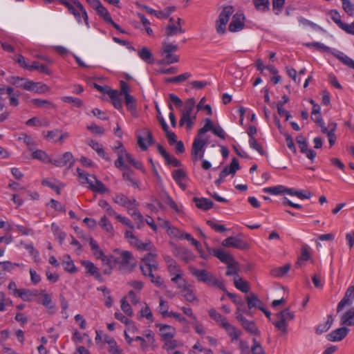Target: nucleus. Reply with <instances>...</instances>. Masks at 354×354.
<instances>
[{
	"instance_id": "nucleus-15",
	"label": "nucleus",
	"mask_w": 354,
	"mask_h": 354,
	"mask_svg": "<svg viewBox=\"0 0 354 354\" xmlns=\"http://www.w3.org/2000/svg\"><path fill=\"white\" fill-rule=\"evenodd\" d=\"M82 265L86 269V272L93 276L95 279L99 281H102V277L99 272V269L94 265L93 263L89 261H82Z\"/></svg>"
},
{
	"instance_id": "nucleus-50",
	"label": "nucleus",
	"mask_w": 354,
	"mask_h": 354,
	"mask_svg": "<svg viewBox=\"0 0 354 354\" xmlns=\"http://www.w3.org/2000/svg\"><path fill=\"white\" fill-rule=\"evenodd\" d=\"M137 206L132 205L133 212L128 211V213L133 218V219L138 222V227L140 228L143 225V216L140 212L136 208Z\"/></svg>"
},
{
	"instance_id": "nucleus-57",
	"label": "nucleus",
	"mask_w": 354,
	"mask_h": 354,
	"mask_svg": "<svg viewBox=\"0 0 354 354\" xmlns=\"http://www.w3.org/2000/svg\"><path fill=\"white\" fill-rule=\"evenodd\" d=\"M245 299L249 309L254 308V306H257V302L259 303V299L254 292H250L249 295H246Z\"/></svg>"
},
{
	"instance_id": "nucleus-43",
	"label": "nucleus",
	"mask_w": 354,
	"mask_h": 354,
	"mask_svg": "<svg viewBox=\"0 0 354 354\" xmlns=\"http://www.w3.org/2000/svg\"><path fill=\"white\" fill-rule=\"evenodd\" d=\"M30 80L19 77H12L10 83L15 85L17 87L22 88L25 90L27 89Z\"/></svg>"
},
{
	"instance_id": "nucleus-30",
	"label": "nucleus",
	"mask_w": 354,
	"mask_h": 354,
	"mask_svg": "<svg viewBox=\"0 0 354 354\" xmlns=\"http://www.w3.org/2000/svg\"><path fill=\"white\" fill-rule=\"evenodd\" d=\"M77 173L78 176L79 182L82 185L88 184V188L90 189L91 183L93 184L94 182V180L92 178L93 176H90L87 172L84 171L80 168L77 169Z\"/></svg>"
},
{
	"instance_id": "nucleus-7",
	"label": "nucleus",
	"mask_w": 354,
	"mask_h": 354,
	"mask_svg": "<svg viewBox=\"0 0 354 354\" xmlns=\"http://www.w3.org/2000/svg\"><path fill=\"white\" fill-rule=\"evenodd\" d=\"M206 145L207 140L205 139H201V138H196L194 139L192 147V158L194 161L203 158Z\"/></svg>"
},
{
	"instance_id": "nucleus-6",
	"label": "nucleus",
	"mask_w": 354,
	"mask_h": 354,
	"mask_svg": "<svg viewBox=\"0 0 354 354\" xmlns=\"http://www.w3.org/2000/svg\"><path fill=\"white\" fill-rule=\"evenodd\" d=\"M236 319L241 323L242 327L247 330L249 333L253 335H259L260 331L258 329L256 324L253 321L248 320L242 313H241V309L239 307L237 308V310L235 313Z\"/></svg>"
},
{
	"instance_id": "nucleus-13",
	"label": "nucleus",
	"mask_w": 354,
	"mask_h": 354,
	"mask_svg": "<svg viewBox=\"0 0 354 354\" xmlns=\"http://www.w3.org/2000/svg\"><path fill=\"white\" fill-rule=\"evenodd\" d=\"M73 156L71 152L64 153L62 157L51 159L50 163L56 167H62L68 165V168L71 167L74 164Z\"/></svg>"
},
{
	"instance_id": "nucleus-62",
	"label": "nucleus",
	"mask_w": 354,
	"mask_h": 354,
	"mask_svg": "<svg viewBox=\"0 0 354 354\" xmlns=\"http://www.w3.org/2000/svg\"><path fill=\"white\" fill-rule=\"evenodd\" d=\"M68 261H63L64 268L66 272L70 273H75L77 272V268L73 263V261L71 259L69 255L67 256Z\"/></svg>"
},
{
	"instance_id": "nucleus-19",
	"label": "nucleus",
	"mask_w": 354,
	"mask_h": 354,
	"mask_svg": "<svg viewBox=\"0 0 354 354\" xmlns=\"http://www.w3.org/2000/svg\"><path fill=\"white\" fill-rule=\"evenodd\" d=\"M165 261L167 266V270L171 275L176 276L177 274H180L183 272V270L176 262L174 259H173L169 256H166L165 257Z\"/></svg>"
},
{
	"instance_id": "nucleus-31",
	"label": "nucleus",
	"mask_w": 354,
	"mask_h": 354,
	"mask_svg": "<svg viewBox=\"0 0 354 354\" xmlns=\"http://www.w3.org/2000/svg\"><path fill=\"white\" fill-rule=\"evenodd\" d=\"M41 295H43V299L41 301H39L46 308H48V313L50 314H53L55 313V306L52 303V298L51 297L46 293L45 290L41 291Z\"/></svg>"
},
{
	"instance_id": "nucleus-47",
	"label": "nucleus",
	"mask_w": 354,
	"mask_h": 354,
	"mask_svg": "<svg viewBox=\"0 0 354 354\" xmlns=\"http://www.w3.org/2000/svg\"><path fill=\"white\" fill-rule=\"evenodd\" d=\"M123 179L127 182H129V185L133 186L135 188L138 187V183L133 178V171L131 169H128L124 170L122 174Z\"/></svg>"
},
{
	"instance_id": "nucleus-18",
	"label": "nucleus",
	"mask_w": 354,
	"mask_h": 354,
	"mask_svg": "<svg viewBox=\"0 0 354 354\" xmlns=\"http://www.w3.org/2000/svg\"><path fill=\"white\" fill-rule=\"evenodd\" d=\"M221 327L225 330L227 334L231 337L232 341L237 340L241 335V331L236 329L235 326L230 324L227 321L223 323Z\"/></svg>"
},
{
	"instance_id": "nucleus-32",
	"label": "nucleus",
	"mask_w": 354,
	"mask_h": 354,
	"mask_svg": "<svg viewBox=\"0 0 354 354\" xmlns=\"http://www.w3.org/2000/svg\"><path fill=\"white\" fill-rule=\"evenodd\" d=\"M108 95L111 99L113 106L118 110H122V104L120 96L117 90L110 91Z\"/></svg>"
},
{
	"instance_id": "nucleus-9",
	"label": "nucleus",
	"mask_w": 354,
	"mask_h": 354,
	"mask_svg": "<svg viewBox=\"0 0 354 354\" xmlns=\"http://www.w3.org/2000/svg\"><path fill=\"white\" fill-rule=\"evenodd\" d=\"M222 245L226 248H234L239 250H247L249 245L247 242L239 236H230L222 241Z\"/></svg>"
},
{
	"instance_id": "nucleus-11",
	"label": "nucleus",
	"mask_w": 354,
	"mask_h": 354,
	"mask_svg": "<svg viewBox=\"0 0 354 354\" xmlns=\"http://www.w3.org/2000/svg\"><path fill=\"white\" fill-rule=\"evenodd\" d=\"M113 200L115 203L126 207L128 211L133 209L132 205L138 206V203L135 198L129 199L123 194H116Z\"/></svg>"
},
{
	"instance_id": "nucleus-42",
	"label": "nucleus",
	"mask_w": 354,
	"mask_h": 354,
	"mask_svg": "<svg viewBox=\"0 0 354 354\" xmlns=\"http://www.w3.org/2000/svg\"><path fill=\"white\" fill-rule=\"evenodd\" d=\"M195 107V100L194 98H189L185 104V107L182 114L186 117H192V113Z\"/></svg>"
},
{
	"instance_id": "nucleus-23",
	"label": "nucleus",
	"mask_w": 354,
	"mask_h": 354,
	"mask_svg": "<svg viewBox=\"0 0 354 354\" xmlns=\"http://www.w3.org/2000/svg\"><path fill=\"white\" fill-rule=\"evenodd\" d=\"M193 201L198 209L204 211L209 210L214 207V203L211 200L206 198L194 197Z\"/></svg>"
},
{
	"instance_id": "nucleus-5",
	"label": "nucleus",
	"mask_w": 354,
	"mask_h": 354,
	"mask_svg": "<svg viewBox=\"0 0 354 354\" xmlns=\"http://www.w3.org/2000/svg\"><path fill=\"white\" fill-rule=\"evenodd\" d=\"M275 316L278 319V321L273 322V324L276 328H277V329L280 330L283 333H287V322L294 319V313L290 311L289 308H286L285 310L277 313Z\"/></svg>"
},
{
	"instance_id": "nucleus-22",
	"label": "nucleus",
	"mask_w": 354,
	"mask_h": 354,
	"mask_svg": "<svg viewBox=\"0 0 354 354\" xmlns=\"http://www.w3.org/2000/svg\"><path fill=\"white\" fill-rule=\"evenodd\" d=\"M59 3L68 8V11L75 16L79 23L82 22L80 16L82 12L76 7V5H75L73 2L67 0H59Z\"/></svg>"
},
{
	"instance_id": "nucleus-20",
	"label": "nucleus",
	"mask_w": 354,
	"mask_h": 354,
	"mask_svg": "<svg viewBox=\"0 0 354 354\" xmlns=\"http://www.w3.org/2000/svg\"><path fill=\"white\" fill-rule=\"evenodd\" d=\"M160 331V335L165 340H169L173 338L175 335L176 330L174 327L169 325L157 324Z\"/></svg>"
},
{
	"instance_id": "nucleus-59",
	"label": "nucleus",
	"mask_w": 354,
	"mask_h": 354,
	"mask_svg": "<svg viewBox=\"0 0 354 354\" xmlns=\"http://www.w3.org/2000/svg\"><path fill=\"white\" fill-rule=\"evenodd\" d=\"M138 17H139L142 24L143 25L145 31L147 35L152 36L153 35V30L150 28V21L146 18V17L141 13H138Z\"/></svg>"
},
{
	"instance_id": "nucleus-61",
	"label": "nucleus",
	"mask_w": 354,
	"mask_h": 354,
	"mask_svg": "<svg viewBox=\"0 0 354 354\" xmlns=\"http://www.w3.org/2000/svg\"><path fill=\"white\" fill-rule=\"evenodd\" d=\"M99 224L107 232L111 233L113 232V227L106 216L101 218Z\"/></svg>"
},
{
	"instance_id": "nucleus-64",
	"label": "nucleus",
	"mask_w": 354,
	"mask_h": 354,
	"mask_svg": "<svg viewBox=\"0 0 354 354\" xmlns=\"http://www.w3.org/2000/svg\"><path fill=\"white\" fill-rule=\"evenodd\" d=\"M249 145L252 149L257 151L261 155L263 156L266 153L262 146L257 142L255 138H249Z\"/></svg>"
},
{
	"instance_id": "nucleus-28",
	"label": "nucleus",
	"mask_w": 354,
	"mask_h": 354,
	"mask_svg": "<svg viewBox=\"0 0 354 354\" xmlns=\"http://www.w3.org/2000/svg\"><path fill=\"white\" fill-rule=\"evenodd\" d=\"M37 295H39V292L36 290L19 289L17 296L21 297L24 301H32Z\"/></svg>"
},
{
	"instance_id": "nucleus-4",
	"label": "nucleus",
	"mask_w": 354,
	"mask_h": 354,
	"mask_svg": "<svg viewBox=\"0 0 354 354\" xmlns=\"http://www.w3.org/2000/svg\"><path fill=\"white\" fill-rule=\"evenodd\" d=\"M234 11L232 6H227L223 8L216 21V30L218 34L222 35L225 32L226 25Z\"/></svg>"
},
{
	"instance_id": "nucleus-45",
	"label": "nucleus",
	"mask_w": 354,
	"mask_h": 354,
	"mask_svg": "<svg viewBox=\"0 0 354 354\" xmlns=\"http://www.w3.org/2000/svg\"><path fill=\"white\" fill-rule=\"evenodd\" d=\"M234 283L235 287L243 292L248 293L250 290L248 283L241 277L234 278Z\"/></svg>"
},
{
	"instance_id": "nucleus-46",
	"label": "nucleus",
	"mask_w": 354,
	"mask_h": 354,
	"mask_svg": "<svg viewBox=\"0 0 354 354\" xmlns=\"http://www.w3.org/2000/svg\"><path fill=\"white\" fill-rule=\"evenodd\" d=\"M288 188L282 185H278L275 187H266L263 189L265 193H269L272 195H277L281 194H286Z\"/></svg>"
},
{
	"instance_id": "nucleus-24",
	"label": "nucleus",
	"mask_w": 354,
	"mask_h": 354,
	"mask_svg": "<svg viewBox=\"0 0 354 354\" xmlns=\"http://www.w3.org/2000/svg\"><path fill=\"white\" fill-rule=\"evenodd\" d=\"M240 169L239 163L236 158H233L229 166H226L221 171L222 177H226L230 174L234 175L237 170Z\"/></svg>"
},
{
	"instance_id": "nucleus-14",
	"label": "nucleus",
	"mask_w": 354,
	"mask_h": 354,
	"mask_svg": "<svg viewBox=\"0 0 354 354\" xmlns=\"http://www.w3.org/2000/svg\"><path fill=\"white\" fill-rule=\"evenodd\" d=\"M348 331L346 327L339 328L328 334L327 339L331 342L341 341L347 335Z\"/></svg>"
},
{
	"instance_id": "nucleus-34",
	"label": "nucleus",
	"mask_w": 354,
	"mask_h": 354,
	"mask_svg": "<svg viewBox=\"0 0 354 354\" xmlns=\"http://www.w3.org/2000/svg\"><path fill=\"white\" fill-rule=\"evenodd\" d=\"M124 104L129 111H130L132 115L136 111V98L130 95L129 93H126L124 95Z\"/></svg>"
},
{
	"instance_id": "nucleus-51",
	"label": "nucleus",
	"mask_w": 354,
	"mask_h": 354,
	"mask_svg": "<svg viewBox=\"0 0 354 354\" xmlns=\"http://www.w3.org/2000/svg\"><path fill=\"white\" fill-rule=\"evenodd\" d=\"M137 206L132 205L133 212L128 211V213L133 218V219L138 222V227L140 228L143 225V216L140 212L136 208Z\"/></svg>"
},
{
	"instance_id": "nucleus-55",
	"label": "nucleus",
	"mask_w": 354,
	"mask_h": 354,
	"mask_svg": "<svg viewBox=\"0 0 354 354\" xmlns=\"http://www.w3.org/2000/svg\"><path fill=\"white\" fill-rule=\"evenodd\" d=\"M227 265V270L226 271V275L227 276H231V275H238L239 272V263L238 262L234 259V261H231Z\"/></svg>"
},
{
	"instance_id": "nucleus-25",
	"label": "nucleus",
	"mask_w": 354,
	"mask_h": 354,
	"mask_svg": "<svg viewBox=\"0 0 354 354\" xmlns=\"http://www.w3.org/2000/svg\"><path fill=\"white\" fill-rule=\"evenodd\" d=\"M213 255L218 258L221 262L228 264L231 261H234V257L225 252L223 249H214Z\"/></svg>"
},
{
	"instance_id": "nucleus-36",
	"label": "nucleus",
	"mask_w": 354,
	"mask_h": 354,
	"mask_svg": "<svg viewBox=\"0 0 354 354\" xmlns=\"http://www.w3.org/2000/svg\"><path fill=\"white\" fill-rule=\"evenodd\" d=\"M138 55L142 60L148 64H152L153 62V55L147 47H142L138 50Z\"/></svg>"
},
{
	"instance_id": "nucleus-56",
	"label": "nucleus",
	"mask_w": 354,
	"mask_h": 354,
	"mask_svg": "<svg viewBox=\"0 0 354 354\" xmlns=\"http://www.w3.org/2000/svg\"><path fill=\"white\" fill-rule=\"evenodd\" d=\"M145 277H149L151 279V283H154L157 287L161 288L164 285V281L159 275H156L153 272H146V274H143Z\"/></svg>"
},
{
	"instance_id": "nucleus-27",
	"label": "nucleus",
	"mask_w": 354,
	"mask_h": 354,
	"mask_svg": "<svg viewBox=\"0 0 354 354\" xmlns=\"http://www.w3.org/2000/svg\"><path fill=\"white\" fill-rule=\"evenodd\" d=\"M171 281L176 284L178 288L180 289V292H185L189 287L186 279L183 277V272L172 277Z\"/></svg>"
},
{
	"instance_id": "nucleus-58",
	"label": "nucleus",
	"mask_w": 354,
	"mask_h": 354,
	"mask_svg": "<svg viewBox=\"0 0 354 354\" xmlns=\"http://www.w3.org/2000/svg\"><path fill=\"white\" fill-rule=\"evenodd\" d=\"M165 57L159 61V64H171L174 63H176L179 61V57L178 55H173L171 53H165Z\"/></svg>"
},
{
	"instance_id": "nucleus-39",
	"label": "nucleus",
	"mask_w": 354,
	"mask_h": 354,
	"mask_svg": "<svg viewBox=\"0 0 354 354\" xmlns=\"http://www.w3.org/2000/svg\"><path fill=\"white\" fill-rule=\"evenodd\" d=\"M290 267V264H286L283 266L272 269L270 273L274 277H281L285 276L288 273Z\"/></svg>"
},
{
	"instance_id": "nucleus-2",
	"label": "nucleus",
	"mask_w": 354,
	"mask_h": 354,
	"mask_svg": "<svg viewBox=\"0 0 354 354\" xmlns=\"http://www.w3.org/2000/svg\"><path fill=\"white\" fill-rule=\"evenodd\" d=\"M189 270L191 274L199 281L207 284L209 286H216L222 290H225L223 282L219 281L215 275L206 270H201L190 266Z\"/></svg>"
},
{
	"instance_id": "nucleus-29",
	"label": "nucleus",
	"mask_w": 354,
	"mask_h": 354,
	"mask_svg": "<svg viewBox=\"0 0 354 354\" xmlns=\"http://www.w3.org/2000/svg\"><path fill=\"white\" fill-rule=\"evenodd\" d=\"M89 146L93 149L95 150L97 153L100 156L102 157L103 159L107 160V161H111V158L110 157L106 154V153L104 151V149H103V147L101 144H100L99 142L95 141V140H91L89 143H88Z\"/></svg>"
},
{
	"instance_id": "nucleus-44",
	"label": "nucleus",
	"mask_w": 354,
	"mask_h": 354,
	"mask_svg": "<svg viewBox=\"0 0 354 354\" xmlns=\"http://www.w3.org/2000/svg\"><path fill=\"white\" fill-rule=\"evenodd\" d=\"M31 102L33 105L39 108H46V109H53L55 108V104L47 100H41V99H32Z\"/></svg>"
},
{
	"instance_id": "nucleus-41",
	"label": "nucleus",
	"mask_w": 354,
	"mask_h": 354,
	"mask_svg": "<svg viewBox=\"0 0 354 354\" xmlns=\"http://www.w3.org/2000/svg\"><path fill=\"white\" fill-rule=\"evenodd\" d=\"M161 198L167 205H169L175 212H180V208L178 207V205L167 192H164L162 194Z\"/></svg>"
},
{
	"instance_id": "nucleus-8",
	"label": "nucleus",
	"mask_w": 354,
	"mask_h": 354,
	"mask_svg": "<svg viewBox=\"0 0 354 354\" xmlns=\"http://www.w3.org/2000/svg\"><path fill=\"white\" fill-rule=\"evenodd\" d=\"M138 145L143 150L147 149L148 147L153 143V138L151 132L147 129H142L137 136Z\"/></svg>"
},
{
	"instance_id": "nucleus-10",
	"label": "nucleus",
	"mask_w": 354,
	"mask_h": 354,
	"mask_svg": "<svg viewBox=\"0 0 354 354\" xmlns=\"http://www.w3.org/2000/svg\"><path fill=\"white\" fill-rule=\"evenodd\" d=\"M245 26V16L243 12H237L233 16L229 25L228 29L230 32H239Z\"/></svg>"
},
{
	"instance_id": "nucleus-12",
	"label": "nucleus",
	"mask_w": 354,
	"mask_h": 354,
	"mask_svg": "<svg viewBox=\"0 0 354 354\" xmlns=\"http://www.w3.org/2000/svg\"><path fill=\"white\" fill-rule=\"evenodd\" d=\"M354 300V286H349L342 300L339 302L337 310V312L342 311L346 306H351Z\"/></svg>"
},
{
	"instance_id": "nucleus-52",
	"label": "nucleus",
	"mask_w": 354,
	"mask_h": 354,
	"mask_svg": "<svg viewBox=\"0 0 354 354\" xmlns=\"http://www.w3.org/2000/svg\"><path fill=\"white\" fill-rule=\"evenodd\" d=\"M335 57L344 65L354 69V60H353L351 58L344 55L343 53H339L338 54L335 55Z\"/></svg>"
},
{
	"instance_id": "nucleus-1",
	"label": "nucleus",
	"mask_w": 354,
	"mask_h": 354,
	"mask_svg": "<svg viewBox=\"0 0 354 354\" xmlns=\"http://www.w3.org/2000/svg\"><path fill=\"white\" fill-rule=\"evenodd\" d=\"M113 255L109 257L107 265L111 266L113 264L118 265L122 270L131 272L136 266V261L132 254L129 251H120L115 250Z\"/></svg>"
},
{
	"instance_id": "nucleus-35",
	"label": "nucleus",
	"mask_w": 354,
	"mask_h": 354,
	"mask_svg": "<svg viewBox=\"0 0 354 354\" xmlns=\"http://www.w3.org/2000/svg\"><path fill=\"white\" fill-rule=\"evenodd\" d=\"M341 324L347 326L354 325V308H351L342 315L341 317Z\"/></svg>"
},
{
	"instance_id": "nucleus-54",
	"label": "nucleus",
	"mask_w": 354,
	"mask_h": 354,
	"mask_svg": "<svg viewBox=\"0 0 354 354\" xmlns=\"http://www.w3.org/2000/svg\"><path fill=\"white\" fill-rule=\"evenodd\" d=\"M98 205L105 210L108 215L111 216H115L118 214L105 200H100L98 201Z\"/></svg>"
},
{
	"instance_id": "nucleus-26",
	"label": "nucleus",
	"mask_w": 354,
	"mask_h": 354,
	"mask_svg": "<svg viewBox=\"0 0 354 354\" xmlns=\"http://www.w3.org/2000/svg\"><path fill=\"white\" fill-rule=\"evenodd\" d=\"M118 147H115V149H120L118 151V159L115 161V166L122 170L128 169H129V166L124 164L123 154L125 153V149L122 147V145L120 142H118Z\"/></svg>"
},
{
	"instance_id": "nucleus-63",
	"label": "nucleus",
	"mask_w": 354,
	"mask_h": 354,
	"mask_svg": "<svg viewBox=\"0 0 354 354\" xmlns=\"http://www.w3.org/2000/svg\"><path fill=\"white\" fill-rule=\"evenodd\" d=\"M342 8L344 11L350 16H354V4L350 0H341Z\"/></svg>"
},
{
	"instance_id": "nucleus-53",
	"label": "nucleus",
	"mask_w": 354,
	"mask_h": 354,
	"mask_svg": "<svg viewBox=\"0 0 354 354\" xmlns=\"http://www.w3.org/2000/svg\"><path fill=\"white\" fill-rule=\"evenodd\" d=\"M95 10L98 15H100V17H102L106 23H109L112 19L110 13L107 9L102 5V3H100Z\"/></svg>"
},
{
	"instance_id": "nucleus-17",
	"label": "nucleus",
	"mask_w": 354,
	"mask_h": 354,
	"mask_svg": "<svg viewBox=\"0 0 354 354\" xmlns=\"http://www.w3.org/2000/svg\"><path fill=\"white\" fill-rule=\"evenodd\" d=\"M174 254L186 263L194 259L193 254L189 250L183 247H176L174 250Z\"/></svg>"
},
{
	"instance_id": "nucleus-21",
	"label": "nucleus",
	"mask_w": 354,
	"mask_h": 354,
	"mask_svg": "<svg viewBox=\"0 0 354 354\" xmlns=\"http://www.w3.org/2000/svg\"><path fill=\"white\" fill-rule=\"evenodd\" d=\"M26 91H33L37 93H44L49 91V87L41 82H35L30 80Z\"/></svg>"
},
{
	"instance_id": "nucleus-49",
	"label": "nucleus",
	"mask_w": 354,
	"mask_h": 354,
	"mask_svg": "<svg viewBox=\"0 0 354 354\" xmlns=\"http://www.w3.org/2000/svg\"><path fill=\"white\" fill-rule=\"evenodd\" d=\"M253 3L258 11L266 12L269 9V0H253Z\"/></svg>"
},
{
	"instance_id": "nucleus-48",
	"label": "nucleus",
	"mask_w": 354,
	"mask_h": 354,
	"mask_svg": "<svg viewBox=\"0 0 354 354\" xmlns=\"http://www.w3.org/2000/svg\"><path fill=\"white\" fill-rule=\"evenodd\" d=\"M32 157L35 159H38L45 163L50 162L51 158L42 150H36L32 152Z\"/></svg>"
},
{
	"instance_id": "nucleus-37",
	"label": "nucleus",
	"mask_w": 354,
	"mask_h": 354,
	"mask_svg": "<svg viewBox=\"0 0 354 354\" xmlns=\"http://www.w3.org/2000/svg\"><path fill=\"white\" fill-rule=\"evenodd\" d=\"M209 317L214 319L221 326H223V323L227 322V319L221 315L215 308H210L208 311Z\"/></svg>"
},
{
	"instance_id": "nucleus-60",
	"label": "nucleus",
	"mask_w": 354,
	"mask_h": 354,
	"mask_svg": "<svg viewBox=\"0 0 354 354\" xmlns=\"http://www.w3.org/2000/svg\"><path fill=\"white\" fill-rule=\"evenodd\" d=\"M62 100L64 102L72 104L75 107H81L83 104L82 100L71 96L62 97Z\"/></svg>"
},
{
	"instance_id": "nucleus-40",
	"label": "nucleus",
	"mask_w": 354,
	"mask_h": 354,
	"mask_svg": "<svg viewBox=\"0 0 354 354\" xmlns=\"http://www.w3.org/2000/svg\"><path fill=\"white\" fill-rule=\"evenodd\" d=\"M185 30L182 28L180 25L169 24L166 28L165 35L167 37H171L176 35L177 33H184Z\"/></svg>"
},
{
	"instance_id": "nucleus-38",
	"label": "nucleus",
	"mask_w": 354,
	"mask_h": 354,
	"mask_svg": "<svg viewBox=\"0 0 354 354\" xmlns=\"http://www.w3.org/2000/svg\"><path fill=\"white\" fill-rule=\"evenodd\" d=\"M333 322V318L331 315L327 316V321L325 323L321 324L317 326L316 328V333L317 334H322L327 331L332 326Z\"/></svg>"
},
{
	"instance_id": "nucleus-16",
	"label": "nucleus",
	"mask_w": 354,
	"mask_h": 354,
	"mask_svg": "<svg viewBox=\"0 0 354 354\" xmlns=\"http://www.w3.org/2000/svg\"><path fill=\"white\" fill-rule=\"evenodd\" d=\"M89 244L95 257L101 259L102 262L107 263L109 257L104 254L103 251L100 248L97 243L91 237L89 239Z\"/></svg>"
},
{
	"instance_id": "nucleus-3",
	"label": "nucleus",
	"mask_w": 354,
	"mask_h": 354,
	"mask_svg": "<svg viewBox=\"0 0 354 354\" xmlns=\"http://www.w3.org/2000/svg\"><path fill=\"white\" fill-rule=\"evenodd\" d=\"M157 257L156 253L154 251H151L147 254L141 260V264L140 269L142 274H146V272H155L158 269V263L156 260Z\"/></svg>"
},
{
	"instance_id": "nucleus-33",
	"label": "nucleus",
	"mask_w": 354,
	"mask_h": 354,
	"mask_svg": "<svg viewBox=\"0 0 354 354\" xmlns=\"http://www.w3.org/2000/svg\"><path fill=\"white\" fill-rule=\"evenodd\" d=\"M92 178L94 180V182L93 184L91 183L90 189L91 191L96 192L100 194H104L109 191L105 185L100 180H99L95 176H93Z\"/></svg>"
}]
</instances>
